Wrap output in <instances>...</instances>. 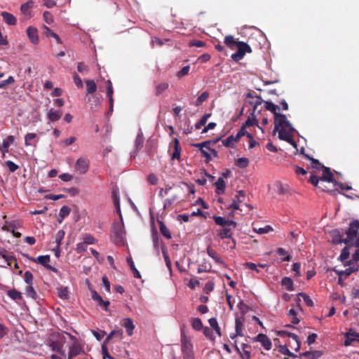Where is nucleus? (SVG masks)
Returning <instances> with one entry per match:
<instances>
[{
	"label": "nucleus",
	"instance_id": "1",
	"mask_svg": "<svg viewBox=\"0 0 359 359\" xmlns=\"http://www.w3.org/2000/svg\"><path fill=\"white\" fill-rule=\"evenodd\" d=\"M278 132V137L281 140H284L293 146H296V143L292 139V133L294 128L292 126L285 115L283 114H276L274 116V133Z\"/></svg>",
	"mask_w": 359,
	"mask_h": 359
},
{
	"label": "nucleus",
	"instance_id": "2",
	"mask_svg": "<svg viewBox=\"0 0 359 359\" xmlns=\"http://www.w3.org/2000/svg\"><path fill=\"white\" fill-rule=\"evenodd\" d=\"M224 43L231 50L237 48V51L231 55V58L236 62L243 60L247 53H251L252 51L247 43L237 41L232 35L225 36Z\"/></svg>",
	"mask_w": 359,
	"mask_h": 359
},
{
	"label": "nucleus",
	"instance_id": "3",
	"mask_svg": "<svg viewBox=\"0 0 359 359\" xmlns=\"http://www.w3.org/2000/svg\"><path fill=\"white\" fill-rule=\"evenodd\" d=\"M359 230V221L354 220L351 222L349 227L346 231L345 233L346 237L343 238V234L338 229H334L330 233V237L332 238V242L334 244L345 243L349 245L353 241L354 237L355 238L356 234Z\"/></svg>",
	"mask_w": 359,
	"mask_h": 359
},
{
	"label": "nucleus",
	"instance_id": "4",
	"mask_svg": "<svg viewBox=\"0 0 359 359\" xmlns=\"http://www.w3.org/2000/svg\"><path fill=\"white\" fill-rule=\"evenodd\" d=\"M124 226L121 224H114L112 229V238L116 244L123 243L124 241Z\"/></svg>",
	"mask_w": 359,
	"mask_h": 359
},
{
	"label": "nucleus",
	"instance_id": "5",
	"mask_svg": "<svg viewBox=\"0 0 359 359\" xmlns=\"http://www.w3.org/2000/svg\"><path fill=\"white\" fill-rule=\"evenodd\" d=\"M350 245H353L355 248V251L352 255V259L348 260L344 263L345 266H351L353 262L359 261V233L356 234L355 238L353 239V241L350 243Z\"/></svg>",
	"mask_w": 359,
	"mask_h": 359
},
{
	"label": "nucleus",
	"instance_id": "6",
	"mask_svg": "<svg viewBox=\"0 0 359 359\" xmlns=\"http://www.w3.org/2000/svg\"><path fill=\"white\" fill-rule=\"evenodd\" d=\"M31 261L40 264L42 266H43L46 269L53 271L55 273L57 272V269L50 264H48V262L50 260V257L49 255H40L37 257L36 258H29Z\"/></svg>",
	"mask_w": 359,
	"mask_h": 359
},
{
	"label": "nucleus",
	"instance_id": "7",
	"mask_svg": "<svg viewBox=\"0 0 359 359\" xmlns=\"http://www.w3.org/2000/svg\"><path fill=\"white\" fill-rule=\"evenodd\" d=\"M89 160L86 157H81L77 159L74 168L80 174H85L89 169Z\"/></svg>",
	"mask_w": 359,
	"mask_h": 359
},
{
	"label": "nucleus",
	"instance_id": "8",
	"mask_svg": "<svg viewBox=\"0 0 359 359\" xmlns=\"http://www.w3.org/2000/svg\"><path fill=\"white\" fill-rule=\"evenodd\" d=\"M232 226H226L224 227H222V229H220L218 232V236L220 237L221 239L224 238H231L232 241L233 245L231 247V248H234L236 247V241L234 238H232V230H233Z\"/></svg>",
	"mask_w": 359,
	"mask_h": 359
},
{
	"label": "nucleus",
	"instance_id": "9",
	"mask_svg": "<svg viewBox=\"0 0 359 359\" xmlns=\"http://www.w3.org/2000/svg\"><path fill=\"white\" fill-rule=\"evenodd\" d=\"M0 256L5 259L8 266H12V263L14 262V269L19 268L15 257L13 255H8L5 248H0Z\"/></svg>",
	"mask_w": 359,
	"mask_h": 359
},
{
	"label": "nucleus",
	"instance_id": "10",
	"mask_svg": "<svg viewBox=\"0 0 359 359\" xmlns=\"http://www.w3.org/2000/svg\"><path fill=\"white\" fill-rule=\"evenodd\" d=\"M34 1L33 0H29L26 3L21 5L20 11L26 20L32 17L31 8L34 6Z\"/></svg>",
	"mask_w": 359,
	"mask_h": 359
},
{
	"label": "nucleus",
	"instance_id": "11",
	"mask_svg": "<svg viewBox=\"0 0 359 359\" xmlns=\"http://www.w3.org/2000/svg\"><path fill=\"white\" fill-rule=\"evenodd\" d=\"M214 221L215 224L218 226H221L222 227L226 226H232L233 229H236L237 226V223L231 219H226V218L220 216H214L213 217Z\"/></svg>",
	"mask_w": 359,
	"mask_h": 359
},
{
	"label": "nucleus",
	"instance_id": "12",
	"mask_svg": "<svg viewBox=\"0 0 359 359\" xmlns=\"http://www.w3.org/2000/svg\"><path fill=\"white\" fill-rule=\"evenodd\" d=\"M181 346L182 353L194 351L193 345L191 342V340L185 335L184 332H182L181 334Z\"/></svg>",
	"mask_w": 359,
	"mask_h": 359
},
{
	"label": "nucleus",
	"instance_id": "13",
	"mask_svg": "<svg viewBox=\"0 0 359 359\" xmlns=\"http://www.w3.org/2000/svg\"><path fill=\"white\" fill-rule=\"evenodd\" d=\"M27 36L32 43L36 45L39 42L38 29L32 26H29L27 29Z\"/></svg>",
	"mask_w": 359,
	"mask_h": 359
},
{
	"label": "nucleus",
	"instance_id": "14",
	"mask_svg": "<svg viewBox=\"0 0 359 359\" xmlns=\"http://www.w3.org/2000/svg\"><path fill=\"white\" fill-rule=\"evenodd\" d=\"M345 336L346 339L344 341V345L346 346L351 345L353 341L359 342V333L355 332L352 329L346 332Z\"/></svg>",
	"mask_w": 359,
	"mask_h": 359
},
{
	"label": "nucleus",
	"instance_id": "15",
	"mask_svg": "<svg viewBox=\"0 0 359 359\" xmlns=\"http://www.w3.org/2000/svg\"><path fill=\"white\" fill-rule=\"evenodd\" d=\"M243 320L240 318H236L235 320L236 333L230 335L231 339H234L237 337H243L244 335L243 331Z\"/></svg>",
	"mask_w": 359,
	"mask_h": 359
},
{
	"label": "nucleus",
	"instance_id": "16",
	"mask_svg": "<svg viewBox=\"0 0 359 359\" xmlns=\"http://www.w3.org/2000/svg\"><path fill=\"white\" fill-rule=\"evenodd\" d=\"M255 341L260 342L264 348L267 351L271 348L272 345L270 339L264 334H259L256 337Z\"/></svg>",
	"mask_w": 359,
	"mask_h": 359
},
{
	"label": "nucleus",
	"instance_id": "17",
	"mask_svg": "<svg viewBox=\"0 0 359 359\" xmlns=\"http://www.w3.org/2000/svg\"><path fill=\"white\" fill-rule=\"evenodd\" d=\"M278 334L280 337H285L287 336L290 338H291L295 343L296 347H294V350L296 351H298L300 348V341L299 339V337L297 334L294 333L289 332L287 331H279Z\"/></svg>",
	"mask_w": 359,
	"mask_h": 359
},
{
	"label": "nucleus",
	"instance_id": "18",
	"mask_svg": "<svg viewBox=\"0 0 359 359\" xmlns=\"http://www.w3.org/2000/svg\"><path fill=\"white\" fill-rule=\"evenodd\" d=\"M91 297L94 301L97 302L99 306H103L104 311H108V306L110 304L109 301H104L101 296L94 290L91 292Z\"/></svg>",
	"mask_w": 359,
	"mask_h": 359
},
{
	"label": "nucleus",
	"instance_id": "19",
	"mask_svg": "<svg viewBox=\"0 0 359 359\" xmlns=\"http://www.w3.org/2000/svg\"><path fill=\"white\" fill-rule=\"evenodd\" d=\"M111 198L113 200L114 205L116 208V212L120 214L121 213L120 196H119V190L118 188H114L112 189Z\"/></svg>",
	"mask_w": 359,
	"mask_h": 359
},
{
	"label": "nucleus",
	"instance_id": "20",
	"mask_svg": "<svg viewBox=\"0 0 359 359\" xmlns=\"http://www.w3.org/2000/svg\"><path fill=\"white\" fill-rule=\"evenodd\" d=\"M173 142V152L171 154L172 159H180L181 154V147L180 141L177 138H175Z\"/></svg>",
	"mask_w": 359,
	"mask_h": 359
},
{
	"label": "nucleus",
	"instance_id": "21",
	"mask_svg": "<svg viewBox=\"0 0 359 359\" xmlns=\"http://www.w3.org/2000/svg\"><path fill=\"white\" fill-rule=\"evenodd\" d=\"M323 353L320 351H306L300 353V358H304L305 359H318L321 357Z\"/></svg>",
	"mask_w": 359,
	"mask_h": 359
},
{
	"label": "nucleus",
	"instance_id": "22",
	"mask_svg": "<svg viewBox=\"0 0 359 359\" xmlns=\"http://www.w3.org/2000/svg\"><path fill=\"white\" fill-rule=\"evenodd\" d=\"M62 110H54L53 109H50L47 114L48 118L52 122L58 121L62 117Z\"/></svg>",
	"mask_w": 359,
	"mask_h": 359
},
{
	"label": "nucleus",
	"instance_id": "23",
	"mask_svg": "<svg viewBox=\"0 0 359 359\" xmlns=\"http://www.w3.org/2000/svg\"><path fill=\"white\" fill-rule=\"evenodd\" d=\"M1 16L4 22L8 25H15L17 23L16 18L11 13L4 11L1 13Z\"/></svg>",
	"mask_w": 359,
	"mask_h": 359
},
{
	"label": "nucleus",
	"instance_id": "24",
	"mask_svg": "<svg viewBox=\"0 0 359 359\" xmlns=\"http://www.w3.org/2000/svg\"><path fill=\"white\" fill-rule=\"evenodd\" d=\"M122 325L126 328L127 334L129 336L133 335V330L135 329V325L131 318H127L123 319V323Z\"/></svg>",
	"mask_w": 359,
	"mask_h": 359
},
{
	"label": "nucleus",
	"instance_id": "25",
	"mask_svg": "<svg viewBox=\"0 0 359 359\" xmlns=\"http://www.w3.org/2000/svg\"><path fill=\"white\" fill-rule=\"evenodd\" d=\"M50 347L51 348L52 351L59 353L62 356H66L65 353L62 351L63 344L61 341H51L50 344Z\"/></svg>",
	"mask_w": 359,
	"mask_h": 359
},
{
	"label": "nucleus",
	"instance_id": "26",
	"mask_svg": "<svg viewBox=\"0 0 359 359\" xmlns=\"http://www.w3.org/2000/svg\"><path fill=\"white\" fill-rule=\"evenodd\" d=\"M81 348L77 341H74L69 347V358H75L81 353Z\"/></svg>",
	"mask_w": 359,
	"mask_h": 359
},
{
	"label": "nucleus",
	"instance_id": "27",
	"mask_svg": "<svg viewBox=\"0 0 359 359\" xmlns=\"http://www.w3.org/2000/svg\"><path fill=\"white\" fill-rule=\"evenodd\" d=\"M323 175L320 177V182H333L334 181V176L333 174L331 172L330 169L327 167L324 168L323 170Z\"/></svg>",
	"mask_w": 359,
	"mask_h": 359
},
{
	"label": "nucleus",
	"instance_id": "28",
	"mask_svg": "<svg viewBox=\"0 0 359 359\" xmlns=\"http://www.w3.org/2000/svg\"><path fill=\"white\" fill-rule=\"evenodd\" d=\"M215 184L216 187V194L218 195L223 194L226 188V183L224 179L222 177H219Z\"/></svg>",
	"mask_w": 359,
	"mask_h": 359
},
{
	"label": "nucleus",
	"instance_id": "29",
	"mask_svg": "<svg viewBox=\"0 0 359 359\" xmlns=\"http://www.w3.org/2000/svg\"><path fill=\"white\" fill-rule=\"evenodd\" d=\"M43 29H44V32L43 34L48 36V37H52L53 39H55V40L56 41L57 43L58 44H61L62 43L61 39L60 38V36L56 34L54 32H53L48 27H47L46 25H43Z\"/></svg>",
	"mask_w": 359,
	"mask_h": 359
},
{
	"label": "nucleus",
	"instance_id": "30",
	"mask_svg": "<svg viewBox=\"0 0 359 359\" xmlns=\"http://www.w3.org/2000/svg\"><path fill=\"white\" fill-rule=\"evenodd\" d=\"M302 154L306 158L311 161L312 168L318 170H323L324 169V168H325V166H324L318 160L315 159V158L309 156V155L305 154L304 153H302Z\"/></svg>",
	"mask_w": 359,
	"mask_h": 359
},
{
	"label": "nucleus",
	"instance_id": "31",
	"mask_svg": "<svg viewBox=\"0 0 359 359\" xmlns=\"http://www.w3.org/2000/svg\"><path fill=\"white\" fill-rule=\"evenodd\" d=\"M358 271H359V266L353 265L352 266H350L349 268H347L344 271H339L338 275H339V276H344V278H346L351 273Z\"/></svg>",
	"mask_w": 359,
	"mask_h": 359
},
{
	"label": "nucleus",
	"instance_id": "32",
	"mask_svg": "<svg viewBox=\"0 0 359 359\" xmlns=\"http://www.w3.org/2000/svg\"><path fill=\"white\" fill-rule=\"evenodd\" d=\"M207 253L217 264H224V260L217 255V252L215 250H213L211 248L208 247L207 248Z\"/></svg>",
	"mask_w": 359,
	"mask_h": 359
},
{
	"label": "nucleus",
	"instance_id": "33",
	"mask_svg": "<svg viewBox=\"0 0 359 359\" xmlns=\"http://www.w3.org/2000/svg\"><path fill=\"white\" fill-rule=\"evenodd\" d=\"M158 222L159 224V230L161 234L167 239H170L172 236L168 228L162 221H158Z\"/></svg>",
	"mask_w": 359,
	"mask_h": 359
},
{
	"label": "nucleus",
	"instance_id": "34",
	"mask_svg": "<svg viewBox=\"0 0 359 359\" xmlns=\"http://www.w3.org/2000/svg\"><path fill=\"white\" fill-rule=\"evenodd\" d=\"M84 82L86 84V93L87 94H93L97 90V85L93 80H85Z\"/></svg>",
	"mask_w": 359,
	"mask_h": 359
},
{
	"label": "nucleus",
	"instance_id": "35",
	"mask_svg": "<svg viewBox=\"0 0 359 359\" xmlns=\"http://www.w3.org/2000/svg\"><path fill=\"white\" fill-rule=\"evenodd\" d=\"M239 140L237 139L236 135H230L226 139L222 140V144L224 146L226 147H233L235 143L238 142Z\"/></svg>",
	"mask_w": 359,
	"mask_h": 359
},
{
	"label": "nucleus",
	"instance_id": "36",
	"mask_svg": "<svg viewBox=\"0 0 359 359\" xmlns=\"http://www.w3.org/2000/svg\"><path fill=\"white\" fill-rule=\"evenodd\" d=\"M309 182L313 185L318 187L319 189H321L323 191H325V187L322 184V182H320V177L319 178L315 175L311 174Z\"/></svg>",
	"mask_w": 359,
	"mask_h": 359
},
{
	"label": "nucleus",
	"instance_id": "37",
	"mask_svg": "<svg viewBox=\"0 0 359 359\" xmlns=\"http://www.w3.org/2000/svg\"><path fill=\"white\" fill-rule=\"evenodd\" d=\"M169 87V84L167 82H161L156 85L155 95H160L165 92Z\"/></svg>",
	"mask_w": 359,
	"mask_h": 359
},
{
	"label": "nucleus",
	"instance_id": "38",
	"mask_svg": "<svg viewBox=\"0 0 359 359\" xmlns=\"http://www.w3.org/2000/svg\"><path fill=\"white\" fill-rule=\"evenodd\" d=\"M353 245H346V246L341 250V253L339 256V259L342 262H347L350 255V248Z\"/></svg>",
	"mask_w": 359,
	"mask_h": 359
},
{
	"label": "nucleus",
	"instance_id": "39",
	"mask_svg": "<svg viewBox=\"0 0 359 359\" xmlns=\"http://www.w3.org/2000/svg\"><path fill=\"white\" fill-rule=\"evenodd\" d=\"M264 105H265L266 109L272 112L274 116H276V114H279L278 112V110L280 109V107L278 105L273 104L271 102H269V101L264 102Z\"/></svg>",
	"mask_w": 359,
	"mask_h": 359
},
{
	"label": "nucleus",
	"instance_id": "40",
	"mask_svg": "<svg viewBox=\"0 0 359 359\" xmlns=\"http://www.w3.org/2000/svg\"><path fill=\"white\" fill-rule=\"evenodd\" d=\"M220 140V138H217L215 141L214 142H212L210 140H208V141H205V142H203L201 143H195V144H193L192 146L196 147V148H199L200 150L202 149L203 148H205V149H210V146L212 143L215 144L217 142H218L219 140Z\"/></svg>",
	"mask_w": 359,
	"mask_h": 359
},
{
	"label": "nucleus",
	"instance_id": "41",
	"mask_svg": "<svg viewBox=\"0 0 359 359\" xmlns=\"http://www.w3.org/2000/svg\"><path fill=\"white\" fill-rule=\"evenodd\" d=\"M281 284L287 291H293V281L289 277H284L281 280Z\"/></svg>",
	"mask_w": 359,
	"mask_h": 359
},
{
	"label": "nucleus",
	"instance_id": "42",
	"mask_svg": "<svg viewBox=\"0 0 359 359\" xmlns=\"http://www.w3.org/2000/svg\"><path fill=\"white\" fill-rule=\"evenodd\" d=\"M208 323L210 327L216 332L219 337L222 336V332L219 326L218 325L217 320L215 318L209 319Z\"/></svg>",
	"mask_w": 359,
	"mask_h": 359
},
{
	"label": "nucleus",
	"instance_id": "43",
	"mask_svg": "<svg viewBox=\"0 0 359 359\" xmlns=\"http://www.w3.org/2000/svg\"><path fill=\"white\" fill-rule=\"evenodd\" d=\"M7 295L11 298L13 300H20L22 299V294L15 290V289H13V290H10L7 292Z\"/></svg>",
	"mask_w": 359,
	"mask_h": 359
},
{
	"label": "nucleus",
	"instance_id": "44",
	"mask_svg": "<svg viewBox=\"0 0 359 359\" xmlns=\"http://www.w3.org/2000/svg\"><path fill=\"white\" fill-rule=\"evenodd\" d=\"M36 137V134L35 133H27L25 137V144L26 146H35V144L32 142L33 140Z\"/></svg>",
	"mask_w": 359,
	"mask_h": 359
},
{
	"label": "nucleus",
	"instance_id": "45",
	"mask_svg": "<svg viewBox=\"0 0 359 359\" xmlns=\"http://www.w3.org/2000/svg\"><path fill=\"white\" fill-rule=\"evenodd\" d=\"M255 125L257 126V127L262 130V133L264 132L262 128L258 125V121L255 116L252 118H248L245 123L243 124L245 128H248Z\"/></svg>",
	"mask_w": 359,
	"mask_h": 359
},
{
	"label": "nucleus",
	"instance_id": "46",
	"mask_svg": "<svg viewBox=\"0 0 359 359\" xmlns=\"http://www.w3.org/2000/svg\"><path fill=\"white\" fill-rule=\"evenodd\" d=\"M191 326L196 331L203 330V323L198 318H195L191 320Z\"/></svg>",
	"mask_w": 359,
	"mask_h": 359
},
{
	"label": "nucleus",
	"instance_id": "47",
	"mask_svg": "<svg viewBox=\"0 0 359 359\" xmlns=\"http://www.w3.org/2000/svg\"><path fill=\"white\" fill-rule=\"evenodd\" d=\"M246 128L243 125L238 132L236 137L237 139L240 140V138L243 136H247L248 138H252V133H249L246 130Z\"/></svg>",
	"mask_w": 359,
	"mask_h": 359
},
{
	"label": "nucleus",
	"instance_id": "48",
	"mask_svg": "<svg viewBox=\"0 0 359 359\" xmlns=\"http://www.w3.org/2000/svg\"><path fill=\"white\" fill-rule=\"evenodd\" d=\"M209 97V93L207 91L203 92L195 102V105L198 107L202 104V103L205 101Z\"/></svg>",
	"mask_w": 359,
	"mask_h": 359
},
{
	"label": "nucleus",
	"instance_id": "49",
	"mask_svg": "<svg viewBox=\"0 0 359 359\" xmlns=\"http://www.w3.org/2000/svg\"><path fill=\"white\" fill-rule=\"evenodd\" d=\"M288 316L292 318L291 323L297 325L299 323L300 320L297 318V314L294 309H291L288 311Z\"/></svg>",
	"mask_w": 359,
	"mask_h": 359
},
{
	"label": "nucleus",
	"instance_id": "50",
	"mask_svg": "<svg viewBox=\"0 0 359 359\" xmlns=\"http://www.w3.org/2000/svg\"><path fill=\"white\" fill-rule=\"evenodd\" d=\"M253 230H254V231H255L259 234H264V233H269V232L273 231V228L269 225H266L264 227H260V228L254 227Z\"/></svg>",
	"mask_w": 359,
	"mask_h": 359
},
{
	"label": "nucleus",
	"instance_id": "51",
	"mask_svg": "<svg viewBox=\"0 0 359 359\" xmlns=\"http://www.w3.org/2000/svg\"><path fill=\"white\" fill-rule=\"evenodd\" d=\"M70 212L71 208L68 206L64 205L60 210L59 217L64 219L70 214Z\"/></svg>",
	"mask_w": 359,
	"mask_h": 359
},
{
	"label": "nucleus",
	"instance_id": "52",
	"mask_svg": "<svg viewBox=\"0 0 359 359\" xmlns=\"http://www.w3.org/2000/svg\"><path fill=\"white\" fill-rule=\"evenodd\" d=\"M241 347H242V350H243V351H241V352H242L243 356L245 357V359H250L251 355H250V351L249 350L250 346L246 344H242Z\"/></svg>",
	"mask_w": 359,
	"mask_h": 359
},
{
	"label": "nucleus",
	"instance_id": "53",
	"mask_svg": "<svg viewBox=\"0 0 359 359\" xmlns=\"http://www.w3.org/2000/svg\"><path fill=\"white\" fill-rule=\"evenodd\" d=\"M236 164L240 168H245L248 166L249 160L247 158H239L237 159Z\"/></svg>",
	"mask_w": 359,
	"mask_h": 359
},
{
	"label": "nucleus",
	"instance_id": "54",
	"mask_svg": "<svg viewBox=\"0 0 359 359\" xmlns=\"http://www.w3.org/2000/svg\"><path fill=\"white\" fill-rule=\"evenodd\" d=\"M57 290L58 296L63 299H67L69 295V292L67 287H59Z\"/></svg>",
	"mask_w": 359,
	"mask_h": 359
},
{
	"label": "nucleus",
	"instance_id": "55",
	"mask_svg": "<svg viewBox=\"0 0 359 359\" xmlns=\"http://www.w3.org/2000/svg\"><path fill=\"white\" fill-rule=\"evenodd\" d=\"M65 231L63 230H60L57 234H56V236H55V243H57V248H59L60 245H61V243H62V241L63 240L64 238V236H65Z\"/></svg>",
	"mask_w": 359,
	"mask_h": 359
},
{
	"label": "nucleus",
	"instance_id": "56",
	"mask_svg": "<svg viewBox=\"0 0 359 359\" xmlns=\"http://www.w3.org/2000/svg\"><path fill=\"white\" fill-rule=\"evenodd\" d=\"M277 253L279 255L285 256L283 258H282L283 262L290 261L291 259L290 256L287 255V252L282 248H278Z\"/></svg>",
	"mask_w": 359,
	"mask_h": 359
},
{
	"label": "nucleus",
	"instance_id": "57",
	"mask_svg": "<svg viewBox=\"0 0 359 359\" xmlns=\"http://www.w3.org/2000/svg\"><path fill=\"white\" fill-rule=\"evenodd\" d=\"M280 352L284 355H289L290 357H292V358H296L297 357L295 354H294L293 353H292L287 348V346L286 345H284V346H280Z\"/></svg>",
	"mask_w": 359,
	"mask_h": 359
},
{
	"label": "nucleus",
	"instance_id": "58",
	"mask_svg": "<svg viewBox=\"0 0 359 359\" xmlns=\"http://www.w3.org/2000/svg\"><path fill=\"white\" fill-rule=\"evenodd\" d=\"M255 98V100L250 102V104L253 105V110L252 112V116L254 115V113L257 110V107L263 102V100L260 97L257 96Z\"/></svg>",
	"mask_w": 359,
	"mask_h": 359
},
{
	"label": "nucleus",
	"instance_id": "59",
	"mask_svg": "<svg viewBox=\"0 0 359 359\" xmlns=\"http://www.w3.org/2000/svg\"><path fill=\"white\" fill-rule=\"evenodd\" d=\"M83 241L87 245H92L96 243L97 240L92 235L86 233L83 236Z\"/></svg>",
	"mask_w": 359,
	"mask_h": 359
},
{
	"label": "nucleus",
	"instance_id": "60",
	"mask_svg": "<svg viewBox=\"0 0 359 359\" xmlns=\"http://www.w3.org/2000/svg\"><path fill=\"white\" fill-rule=\"evenodd\" d=\"M44 21L48 24L53 22L54 18L52 13L49 11H44L43 14Z\"/></svg>",
	"mask_w": 359,
	"mask_h": 359
},
{
	"label": "nucleus",
	"instance_id": "61",
	"mask_svg": "<svg viewBox=\"0 0 359 359\" xmlns=\"http://www.w3.org/2000/svg\"><path fill=\"white\" fill-rule=\"evenodd\" d=\"M172 189V186L166 184L165 188H161L159 191V197L163 198L165 195L168 194L169 191Z\"/></svg>",
	"mask_w": 359,
	"mask_h": 359
},
{
	"label": "nucleus",
	"instance_id": "62",
	"mask_svg": "<svg viewBox=\"0 0 359 359\" xmlns=\"http://www.w3.org/2000/svg\"><path fill=\"white\" fill-rule=\"evenodd\" d=\"M24 279L27 284L32 285L33 275L29 271H27L24 273Z\"/></svg>",
	"mask_w": 359,
	"mask_h": 359
},
{
	"label": "nucleus",
	"instance_id": "63",
	"mask_svg": "<svg viewBox=\"0 0 359 359\" xmlns=\"http://www.w3.org/2000/svg\"><path fill=\"white\" fill-rule=\"evenodd\" d=\"M5 164L6 165V166L8 168L10 172H14L19 168V166L17 164H15V163H13L11 161H6Z\"/></svg>",
	"mask_w": 359,
	"mask_h": 359
},
{
	"label": "nucleus",
	"instance_id": "64",
	"mask_svg": "<svg viewBox=\"0 0 359 359\" xmlns=\"http://www.w3.org/2000/svg\"><path fill=\"white\" fill-rule=\"evenodd\" d=\"M87 244L83 241L76 245V251L77 253H82L87 250Z\"/></svg>",
	"mask_w": 359,
	"mask_h": 359
}]
</instances>
